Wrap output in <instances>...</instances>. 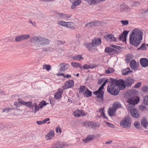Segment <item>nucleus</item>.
I'll return each instance as SVG.
<instances>
[{
    "label": "nucleus",
    "mask_w": 148,
    "mask_h": 148,
    "mask_svg": "<svg viewBox=\"0 0 148 148\" xmlns=\"http://www.w3.org/2000/svg\"><path fill=\"white\" fill-rule=\"evenodd\" d=\"M143 32L138 29H133L129 36L130 43L135 47H137L140 44L143 38Z\"/></svg>",
    "instance_id": "f257e3e1"
},
{
    "label": "nucleus",
    "mask_w": 148,
    "mask_h": 148,
    "mask_svg": "<svg viewBox=\"0 0 148 148\" xmlns=\"http://www.w3.org/2000/svg\"><path fill=\"white\" fill-rule=\"evenodd\" d=\"M135 91L136 90H132L130 92L129 94H128L130 95V97L127 100V102L129 103L128 105V110L133 108V106L138 104L140 101L139 98L135 95Z\"/></svg>",
    "instance_id": "f03ea898"
},
{
    "label": "nucleus",
    "mask_w": 148,
    "mask_h": 148,
    "mask_svg": "<svg viewBox=\"0 0 148 148\" xmlns=\"http://www.w3.org/2000/svg\"><path fill=\"white\" fill-rule=\"evenodd\" d=\"M106 83L104 82L101 86L99 88L98 90L93 92V94L96 95V97L99 98L103 101V100L104 91L103 90L104 86L106 85Z\"/></svg>",
    "instance_id": "7ed1b4c3"
},
{
    "label": "nucleus",
    "mask_w": 148,
    "mask_h": 148,
    "mask_svg": "<svg viewBox=\"0 0 148 148\" xmlns=\"http://www.w3.org/2000/svg\"><path fill=\"white\" fill-rule=\"evenodd\" d=\"M131 121L129 116L125 117L120 123V125L124 128L129 129L131 127Z\"/></svg>",
    "instance_id": "20e7f679"
},
{
    "label": "nucleus",
    "mask_w": 148,
    "mask_h": 148,
    "mask_svg": "<svg viewBox=\"0 0 148 148\" xmlns=\"http://www.w3.org/2000/svg\"><path fill=\"white\" fill-rule=\"evenodd\" d=\"M107 91L110 94L114 96L118 95L119 92L118 88H116L114 85L111 86L110 84L107 87Z\"/></svg>",
    "instance_id": "39448f33"
},
{
    "label": "nucleus",
    "mask_w": 148,
    "mask_h": 148,
    "mask_svg": "<svg viewBox=\"0 0 148 148\" xmlns=\"http://www.w3.org/2000/svg\"><path fill=\"white\" fill-rule=\"evenodd\" d=\"M111 86H119L124 82V80L123 79H120L116 80V79H113L112 78L110 79Z\"/></svg>",
    "instance_id": "423d86ee"
},
{
    "label": "nucleus",
    "mask_w": 148,
    "mask_h": 148,
    "mask_svg": "<svg viewBox=\"0 0 148 148\" xmlns=\"http://www.w3.org/2000/svg\"><path fill=\"white\" fill-rule=\"evenodd\" d=\"M129 32V31L127 30H124L123 33L119 36L118 39L120 41H121L123 39L122 42L126 43V38Z\"/></svg>",
    "instance_id": "0eeeda50"
},
{
    "label": "nucleus",
    "mask_w": 148,
    "mask_h": 148,
    "mask_svg": "<svg viewBox=\"0 0 148 148\" xmlns=\"http://www.w3.org/2000/svg\"><path fill=\"white\" fill-rule=\"evenodd\" d=\"M139 66V63H136V61L134 60H132L130 63V66L132 70L136 71L138 70Z\"/></svg>",
    "instance_id": "6e6552de"
},
{
    "label": "nucleus",
    "mask_w": 148,
    "mask_h": 148,
    "mask_svg": "<svg viewBox=\"0 0 148 148\" xmlns=\"http://www.w3.org/2000/svg\"><path fill=\"white\" fill-rule=\"evenodd\" d=\"M120 11L121 12H128L130 11V9L129 7L125 3H123L120 5Z\"/></svg>",
    "instance_id": "1a4fd4ad"
},
{
    "label": "nucleus",
    "mask_w": 148,
    "mask_h": 148,
    "mask_svg": "<svg viewBox=\"0 0 148 148\" xmlns=\"http://www.w3.org/2000/svg\"><path fill=\"white\" fill-rule=\"evenodd\" d=\"M30 37V36L28 34L21 35L16 37L15 41L16 42H20L25 39H29Z\"/></svg>",
    "instance_id": "9d476101"
},
{
    "label": "nucleus",
    "mask_w": 148,
    "mask_h": 148,
    "mask_svg": "<svg viewBox=\"0 0 148 148\" xmlns=\"http://www.w3.org/2000/svg\"><path fill=\"white\" fill-rule=\"evenodd\" d=\"M131 115L134 117L135 118H139L140 115L138 114L137 110L135 108L130 109Z\"/></svg>",
    "instance_id": "9b49d317"
},
{
    "label": "nucleus",
    "mask_w": 148,
    "mask_h": 148,
    "mask_svg": "<svg viewBox=\"0 0 148 148\" xmlns=\"http://www.w3.org/2000/svg\"><path fill=\"white\" fill-rule=\"evenodd\" d=\"M85 125H88L89 127L90 126L91 128H94L96 127H99L100 124L98 122H95L89 121L86 122L85 123Z\"/></svg>",
    "instance_id": "f8f14e48"
},
{
    "label": "nucleus",
    "mask_w": 148,
    "mask_h": 148,
    "mask_svg": "<svg viewBox=\"0 0 148 148\" xmlns=\"http://www.w3.org/2000/svg\"><path fill=\"white\" fill-rule=\"evenodd\" d=\"M104 38L107 41L109 40L110 42L112 41L116 42L117 41L116 38L114 37V35L111 34H107L105 35Z\"/></svg>",
    "instance_id": "ddd939ff"
},
{
    "label": "nucleus",
    "mask_w": 148,
    "mask_h": 148,
    "mask_svg": "<svg viewBox=\"0 0 148 148\" xmlns=\"http://www.w3.org/2000/svg\"><path fill=\"white\" fill-rule=\"evenodd\" d=\"M74 85V82L73 80H70L69 81L66 82L65 83V86H63L62 87L64 89H66L72 87Z\"/></svg>",
    "instance_id": "4468645a"
},
{
    "label": "nucleus",
    "mask_w": 148,
    "mask_h": 148,
    "mask_svg": "<svg viewBox=\"0 0 148 148\" xmlns=\"http://www.w3.org/2000/svg\"><path fill=\"white\" fill-rule=\"evenodd\" d=\"M74 113H75L74 114V116L76 117H79L81 116H84L86 114L83 110H79L78 109L76 110L74 112Z\"/></svg>",
    "instance_id": "2eb2a0df"
},
{
    "label": "nucleus",
    "mask_w": 148,
    "mask_h": 148,
    "mask_svg": "<svg viewBox=\"0 0 148 148\" xmlns=\"http://www.w3.org/2000/svg\"><path fill=\"white\" fill-rule=\"evenodd\" d=\"M19 103L22 105L25 106L29 108H33L32 102V101H29L26 102L23 100H21L19 101Z\"/></svg>",
    "instance_id": "dca6fc26"
},
{
    "label": "nucleus",
    "mask_w": 148,
    "mask_h": 148,
    "mask_svg": "<svg viewBox=\"0 0 148 148\" xmlns=\"http://www.w3.org/2000/svg\"><path fill=\"white\" fill-rule=\"evenodd\" d=\"M42 39L41 37L33 36L30 38V41L31 43L36 44L40 42Z\"/></svg>",
    "instance_id": "f3484780"
},
{
    "label": "nucleus",
    "mask_w": 148,
    "mask_h": 148,
    "mask_svg": "<svg viewBox=\"0 0 148 148\" xmlns=\"http://www.w3.org/2000/svg\"><path fill=\"white\" fill-rule=\"evenodd\" d=\"M140 62L142 67H146L148 66V59L146 58H141Z\"/></svg>",
    "instance_id": "a211bd4d"
},
{
    "label": "nucleus",
    "mask_w": 148,
    "mask_h": 148,
    "mask_svg": "<svg viewBox=\"0 0 148 148\" xmlns=\"http://www.w3.org/2000/svg\"><path fill=\"white\" fill-rule=\"evenodd\" d=\"M134 81L135 80L131 77L127 78L126 80L125 84L128 87H130L132 84L134 83Z\"/></svg>",
    "instance_id": "6ab92c4d"
},
{
    "label": "nucleus",
    "mask_w": 148,
    "mask_h": 148,
    "mask_svg": "<svg viewBox=\"0 0 148 148\" xmlns=\"http://www.w3.org/2000/svg\"><path fill=\"white\" fill-rule=\"evenodd\" d=\"M84 46L86 47L90 51H92V48H94V42L92 41V42H87L84 44Z\"/></svg>",
    "instance_id": "aec40b11"
},
{
    "label": "nucleus",
    "mask_w": 148,
    "mask_h": 148,
    "mask_svg": "<svg viewBox=\"0 0 148 148\" xmlns=\"http://www.w3.org/2000/svg\"><path fill=\"white\" fill-rule=\"evenodd\" d=\"M56 14L58 16H59L61 19H64L69 18H70L71 16L68 14H64L59 12L57 13Z\"/></svg>",
    "instance_id": "412c9836"
},
{
    "label": "nucleus",
    "mask_w": 148,
    "mask_h": 148,
    "mask_svg": "<svg viewBox=\"0 0 148 148\" xmlns=\"http://www.w3.org/2000/svg\"><path fill=\"white\" fill-rule=\"evenodd\" d=\"M63 92L62 90H58L54 95L55 98L57 99H60L62 97V95Z\"/></svg>",
    "instance_id": "4be33fe9"
},
{
    "label": "nucleus",
    "mask_w": 148,
    "mask_h": 148,
    "mask_svg": "<svg viewBox=\"0 0 148 148\" xmlns=\"http://www.w3.org/2000/svg\"><path fill=\"white\" fill-rule=\"evenodd\" d=\"M65 146L64 143L57 142L55 143L53 148H65Z\"/></svg>",
    "instance_id": "5701e85b"
},
{
    "label": "nucleus",
    "mask_w": 148,
    "mask_h": 148,
    "mask_svg": "<svg viewBox=\"0 0 148 148\" xmlns=\"http://www.w3.org/2000/svg\"><path fill=\"white\" fill-rule=\"evenodd\" d=\"M42 41H40L41 42L40 45H49L50 43V40L49 39L47 38H44L42 37Z\"/></svg>",
    "instance_id": "b1692460"
},
{
    "label": "nucleus",
    "mask_w": 148,
    "mask_h": 148,
    "mask_svg": "<svg viewBox=\"0 0 148 148\" xmlns=\"http://www.w3.org/2000/svg\"><path fill=\"white\" fill-rule=\"evenodd\" d=\"M81 2V1L80 0H77L73 1L71 5V8L73 10L75 9L76 6L79 5Z\"/></svg>",
    "instance_id": "393cba45"
},
{
    "label": "nucleus",
    "mask_w": 148,
    "mask_h": 148,
    "mask_svg": "<svg viewBox=\"0 0 148 148\" xmlns=\"http://www.w3.org/2000/svg\"><path fill=\"white\" fill-rule=\"evenodd\" d=\"M82 94L84 96L88 98L91 97L92 95V92L88 88H87L85 92H83Z\"/></svg>",
    "instance_id": "a878e982"
},
{
    "label": "nucleus",
    "mask_w": 148,
    "mask_h": 148,
    "mask_svg": "<svg viewBox=\"0 0 148 148\" xmlns=\"http://www.w3.org/2000/svg\"><path fill=\"white\" fill-rule=\"evenodd\" d=\"M132 71L130 70L129 67L124 69L122 71V74L124 75H128L129 73H132Z\"/></svg>",
    "instance_id": "bb28decb"
},
{
    "label": "nucleus",
    "mask_w": 148,
    "mask_h": 148,
    "mask_svg": "<svg viewBox=\"0 0 148 148\" xmlns=\"http://www.w3.org/2000/svg\"><path fill=\"white\" fill-rule=\"evenodd\" d=\"M96 39H95V38L94 40H92V41L94 42V46H95V45H96V46L101 45V39L99 38L98 39H97V38H96Z\"/></svg>",
    "instance_id": "cd10ccee"
},
{
    "label": "nucleus",
    "mask_w": 148,
    "mask_h": 148,
    "mask_svg": "<svg viewBox=\"0 0 148 148\" xmlns=\"http://www.w3.org/2000/svg\"><path fill=\"white\" fill-rule=\"evenodd\" d=\"M62 64H63V63H61L59 65L60 68V69L59 70V72H60L64 71L65 70L68 69L67 67H66V66Z\"/></svg>",
    "instance_id": "c85d7f7f"
},
{
    "label": "nucleus",
    "mask_w": 148,
    "mask_h": 148,
    "mask_svg": "<svg viewBox=\"0 0 148 148\" xmlns=\"http://www.w3.org/2000/svg\"><path fill=\"white\" fill-rule=\"evenodd\" d=\"M71 66L75 68H78L80 69L82 68V65L79 63L76 62H71Z\"/></svg>",
    "instance_id": "c756f323"
},
{
    "label": "nucleus",
    "mask_w": 148,
    "mask_h": 148,
    "mask_svg": "<svg viewBox=\"0 0 148 148\" xmlns=\"http://www.w3.org/2000/svg\"><path fill=\"white\" fill-rule=\"evenodd\" d=\"M116 110L114 108H110L108 110V114L110 116H113L114 115L115 111Z\"/></svg>",
    "instance_id": "7c9ffc66"
},
{
    "label": "nucleus",
    "mask_w": 148,
    "mask_h": 148,
    "mask_svg": "<svg viewBox=\"0 0 148 148\" xmlns=\"http://www.w3.org/2000/svg\"><path fill=\"white\" fill-rule=\"evenodd\" d=\"M121 106V105L119 102H115L113 104L112 108L116 110L117 109L120 108Z\"/></svg>",
    "instance_id": "2f4dec72"
},
{
    "label": "nucleus",
    "mask_w": 148,
    "mask_h": 148,
    "mask_svg": "<svg viewBox=\"0 0 148 148\" xmlns=\"http://www.w3.org/2000/svg\"><path fill=\"white\" fill-rule=\"evenodd\" d=\"M141 124L144 127L146 128L147 127L148 124V122L146 119H143L142 120Z\"/></svg>",
    "instance_id": "473e14b6"
},
{
    "label": "nucleus",
    "mask_w": 148,
    "mask_h": 148,
    "mask_svg": "<svg viewBox=\"0 0 148 148\" xmlns=\"http://www.w3.org/2000/svg\"><path fill=\"white\" fill-rule=\"evenodd\" d=\"M67 25L66 27L71 29H75L74 23L72 22H68L67 24Z\"/></svg>",
    "instance_id": "72a5a7b5"
},
{
    "label": "nucleus",
    "mask_w": 148,
    "mask_h": 148,
    "mask_svg": "<svg viewBox=\"0 0 148 148\" xmlns=\"http://www.w3.org/2000/svg\"><path fill=\"white\" fill-rule=\"evenodd\" d=\"M127 86V85L125 84V82L124 81L123 82L122 84L119 86L118 88L119 90H124L126 88V87Z\"/></svg>",
    "instance_id": "f704fd0d"
},
{
    "label": "nucleus",
    "mask_w": 148,
    "mask_h": 148,
    "mask_svg": "<svg viewBox=\"0 0 148 148\" xmlns=\"http://www.w3.org/2000/svg\"><path fill=\"white\" fill-rule=\"evenodd\" d=\"M143 103L145 105H148V95L145 96L143 97Z\"/></svg>",
    "instance_id": "c9c22d12"
},
{
    "label": "nucleus",
    "mask_w": 148,
    "mask_h": 148,
    "mask_svg": "<svg viewBox=\"0 0 148 148\" xmlns=\"http://www.w3.org/2000/svg\"><path fill=\"white\" fill-rule=\"evenodd\" d=\"M48 104H49V103H46V102L45 101L43 100L40 102L38 105L40 108V109H41L43 108L44 106H45Z\"/></svg>",
    "instance_id": "e433bc0d"
},
{
    "label": "nucleus",
    "mask_w": 148,
    "mask_h": 148,
    "mask_svg": "<svg viewBox=\"0 0 148 148\" xmlns=\"http://www.w3.org/2000/svg\"><path fill=\"white\" fill-rule=\"evenodd\" d=\"M67 22H66L60 20L58 21V24L59 25L62 26H63L66 27Z\"/></svg>",
    "instance_id": "4c0bfd02"
},
{
    "label": "nucleus",
    "mask_w": 148,
    "mask_h": 148,
    "mask_svg": "<svg viewBox=\"0 0 148 148\" xmlns=\"http://www.w3.org/2000/svg\"><path fill=\"white\" fill-rule=\"evenodd\" d=\"M112 49V48L110 47H106L104 51L106 53L111 56Z\"/></svg>",
    "instance_id": "58836bf2"
},
{
    "label": "nucleus",
    "mask_w": 148,
    "mask_h": 148,
    "mask_svg": "<svg viewBox=\"0 0 148 148\" xmlns=\"http://www.w3.org/2000/svg\"><path fill=\"white\" fill-rule=\"evenodd\" d=\"M88 1V3L89 5H91V4L96 5L99 3V2L97 0H89Z\"/></svg>",
    "instance_id": "ea45409f"
},
{
    "label": "nucleus",
    "mask_w": 148,
    "mask_h": 148,
    "mask_svg": "<svg viewBox=\"0 0 148 148\" xmlns=\"http://www.w3.org/2000/svg\"><path fill=\"white\" fill-rule=\"evenodd\" d=\"M73 59L75 60H79L82 59H83V58L82 57L81 55H79L73 56Z\"/></svg>",
    "instance_id": "a19ab883"
},
{
    "label": "nucleus",
    "mask_w": 148,
    "mask_h": 148,
    "mask_svg": "<svg viewBox=\"0 0 148 148\" xmlns=\"http://www.w3.org/2000/svg\"><path fill=\"white\" fill-rule=\"evenodd\" d=\"M132 58L130 55H127L126 56L125 61L127 63H129Z\"/></svg>",
    "instance_id": "79ce46f5"
},
{
    "label": "nucleus",
    "mask_w": 148,
    "mask_h": 148,
    "mask_svg": "<svg viewBox=\"0 0 148 148\" xmlns=\"http://www.w3.org/2000/svg\"><path fill=\"white\" fill-rule=\"evenodd\" d=\"M147 47H146L145 44V43H143L141 46L137 49V51L140 50H145L147 49Z\"/></svg>",
    "instance_id": "37998d69"
},
{
    "label": "nucleus",
    "mask_w": 148,
    "mask_h": 148,
    "mask_svg": "<svg viewBox=\"0 0 148 148\" xmlns=\"http://www.w3.org/2000/svg\"><path fill=\"white\" fill-rule=\"evenodd\" d=\"M119 53H120V52L116 49H112L111 56L115 55V54H118Z\"/></svg>",
    "instance_id": "c03bdc74"
},
{
    "label": "nucleus",
    "mask_w": 148,
    "mask_h": 148,
    "mask_svg": "<svg viewBox=\"0 0 148 148\" xmlns=\"http://www.w3.org/2000/svg\"><path fill=\"white\" fill-rule=\"evenodd\" d=\"M43 69H45L47 71H49L51 69V66L50 65L44 64L43 65Z\"/></svg>",
    "instance_id": "a18cd8bd"
},
{
    "label": "nucleus",
    "mask_w": 148,
    "mask_h": 148,
    "mask_svg": "<svg viewBox=\"0 0 148 148\" xmlns=\"http://www.w3.org/2000/svg\"><path fill=\"white\" fill-rule=\"evenodd\" d=\"M94 21L90 22V23H87L86 24L85 27H87L89 28H90V27H94Z\"/></svg>",
    "instance_id": "49530a36"
},
{
    "label": "nucleus",
    "mask_w": 148,
    "mask_h": 148,
    "mask_svg": "<svg viewBox=\"0 0 148 148\" xmlns=\"http://www.w3.org/2000/svg\"><path fill=\"white\" fill-rule=\"evenodd\" d=\"M141 90L144 92H148V86H144L142 88Z\"/></svg>",
    "instance_id": "de8ad7c7"
},
{
    "label": "nucleus",
    "mask_w": 148,
    "mask_h": 148,
    "mask_svg": "<svg viewBox=\"0 0 148 148\" xmlns=\"http://www.w3.org/2000/svg\"><path fill=\"white\" fill-rule=\"evenodd\" d=\"M94 27L99 26L101 25L102 22L101 21H94Z\"/></svg>",
    "instance_id": "09e8293b"
},
{
    "label": "nucleus",
    "mask_w": 148,
    "mask_h": 148,
    "mask_svg": "<svg viewBox=\"0 0 148 148\" xmlns=\"http://www.w3.org/2000/svg\"><path fill=\"white\" fill-rule=\"evenodd\" d=\"M85 86L84 85L81 86L79 88V93L83 92L85 90Z\"/></svg>",
    "instance_id": "8fccbe9b"
},
{
    "label": "nucleus",
    "mask_w": 148,
    "mask_h": 148,
    "mask_svg": "<svg viewBox=\"0 0 148 148\" xmlns=\"http://www.w3.org/2000/svg\"><path fill=\"white\" fill-rule=\"evenodd\" d=\"M110 47L115 49H116L119 51H121V49H122L121 47L120 46H117L114 45H110Z\"/></svg>",
    "instance_id": "3c124183"
},
{
    "label": "nucleus",
    "mask_w": 148,
    "mask_h": 148,
    "mask_svg": "<svg viewBox=\"0 0 148 148\" xmlns=\"http://www.w3.org/2000/svg\"><path fill=\"white\" fill-rule=\"evenodd\" d=\"M89 65L85 64L83 66H82V68H80V69L81 70H83L84 69H89Z\"/></svg>",
    "instance_id": "603ef678"
},
{
    "label": "nucleus",
    "mask_w": 148,
    "mask_h": 148,
    "mask_svg": "<svg viewBox=\"0 0 148 148\" xmlns=\"http://www.w3.org/2000/svg\"><path fill=\"white\" fill-rule=\"evenodd\" d=\"M121 22L123 26L127 25L129 24V21L128 20H121Z\"/></svg>",
    "instance_id": "864d4df0"
},
{
    "label": "nucleus",
    "mask_w": 148,
    "mask_h": 148,
    "mask_svg": "<svg viewBox=\"0 0 148 148\" xmlns=\"http://www.w3.org/2000/svg\"><path fill=\"white\" fill-rule=\"evenodd\" d=\"M87 137L89 141L93 140L95 138V136L93 135H88Z\"/></svg>",
    "instance_id": "5fc2aeb1"
},
{
    "label": "nucleus",
    "mask_w": 148,
    "mask_h": 148,
    "mask_svg": "<svg viewBox=\"0 0 148 148\" xmlns=\"http://www.w3.org/2000/svg\"><path fill=\"white\" fill-rule=\"evenodd\" d=\"M21 100V99H18V100L19 101V102L17 101H15L14 103V105L16 107H19L20 106V104L21 103H19V101Z\"/></svg>",
    "instance_id": "6e6d98bb"
},
{
    "label": "nucleus",
    "mask_w": 148,
    "mask_h": 148,
    "mask_svg": "<svg viewBox=\"0 0 148 148\" xmlns=\"http://www.w3.org/2000/svg\"><path fill=\"white\" fill-rule=\"evenodd\" d=\"M34 107V113H36V112L37 111H38L40 109V108L39 106V105L36 106Z\"/></svg>",
    "instance_id": "4d7b16f0"
},
{
    "label": "nucleus",
    "mask_w": 148,
    "mask_h": 148,
    "mask_svg": "<svg viewBox=\"0 0 148 148\" xmlns=\"http://www.w3.org/2000/svg\"><path fill=\"white\" fill-rule=\"evenodd\" d=\"M106 123L108 127L113 128L114 127V124L107 122H106Z\"/></svg>",
    "instance_id": "13d9d810"
},
{
    "label": "nucleus",
    "mask_w": 148,
    "mask_h": 148,
    "mask_svg": "<svg viewBox=\"0 0 148 148\" xmlns=\"http://www.w3.org/2000/svg\"><path fill=\"white\" fill-rule=\"evenodd\" d=\"M57 42L59 45H62L66 43L65 41H62L60 40H57Z\"/></svg>",
    "instance_id": "bf43d9fd"
},
{
    "label": "nucleus",
    "mask_w": 148,
    "mask_h": 148,
    "mask_svg": "<svg viewBox=\"0 0 148 148\" xmlns=\"http://www.w3.org/2000/svg\"><path fill=\"white\" fill-rule=\"evenodd\" d=\"M12 109V108H5L3 109L2 112H6L7 111H8V112L9 111L11 110Z\"/></svg>",
    "instance_id": "052dcab7"
},
{
    "label": "nucleus",
    "mask_w": 148,
    "mask_h": 148,
    "mask_svg": "<svg viewBox=\"0 0 148 148\" xmlns=\"http://www.w3.org/2000/svg\"><path fill=\"white\" fill-rule=\"evenodd\" d=\"M141 84V82H138L134 86V88H139Z\"/></svg>",
    "instance_id": "680f3d73"
},
{
    "label": "nucleus",
    "mask_w": 148,
    "mask_h": 148,
    "mask_svg": "<svg viewBox=\"0 0 148 148\" xmlns=\"http://www.w3.org/2000/svg\"><path fill=\"white\" fill-rule=\"evenodd\" d=\"M134 125L136 128L138 129L139 126H140L139 123L137 122H135L134 123Z\"/></svg>",
    "instance_id": "e2e57ef3"
},
{
    "label": "nucleus",
    "mask_w": 148,
    "mask_h": 148,
    "mask_svg": "<svg viewBox=\"0 0 148 148\" xmlns=\"http://www.w3.org/2000/svg\"><path fill=\"white\" fill-rule=\"evenodd\" d=\"M101 116H102L103 118L108 119L107 117L106 116L104 112H101Z\"/></svg>",
    "instance_id": "0e129e2a"
},
{
    "label": "nucleus",
    "mask_w": 148,
    "mask_h": 148,
    "mask_svg": "<svg viewBox=\"0 0 148 148\" xmlns=\"http://www.w3.org/2000/svg\"><path fill=\"white\" fill-rule=\"evenodd\" d=\"M140 4V3L139 1H134L133 3V6H137Z\"/></svg>",
    "instance_id": "69168bd1"
},
{
    "label": "nucleus",
    "mask_w": 148,
    "mask_h": 148,
    "mask_svg": "<svg viewBox=\"0 0 148 148\" xmlns=\"http://www.w3.org/2000/svg\"><path fill=\"white\" fill-rule=\"evenodd\" d=\"M52 137H53L51 136L50 134L49 133L46 136V138L47 140H50Z\"/></svg>",
    "instance_id": "338daca9"
},
{
    "label": "nucleus",
    "mask_w": 148,
    "mask_h": 148,
    "mask_svg": "<svg viewBox=\"0 0 148 148\" xmlns=\"http://www.w3.org/2000/svg\"><path fill=\"white\" fill-rule=\"evenodd\" d=\"M104 78H101L100 79H99L98 82V84L100 85L104 81Z\"/></svg>",
    "instance_id": "774afa93"
}]
</instances>
